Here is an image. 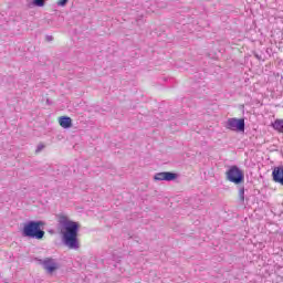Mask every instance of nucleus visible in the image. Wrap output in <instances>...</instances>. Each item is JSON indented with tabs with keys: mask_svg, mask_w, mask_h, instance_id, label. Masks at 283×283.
Wrapping results in <instances>:
<instances>
[{
	"mask_svg": "<svg viewBox=\"0 0 283 283\" xmlns=\"http://www.w3.org/2000/svg\"><path fill=\"white\" fill-rule=\"evenodd\" d=\"M57 221L60 224V233L66 247H69V249H78V223L70 220V218L63 213L57 214Z\"/></svg>",
	"mask_w": 283,
	"mask_h": 283,
	"instance_id": "1",
	"label": "nucleus"
},
{
	"mask_svg": "<svg viewBox=\"0 0 283 283\" xmlns=\"http://www.w3.org/2000/svg\"><path fill=\"white\" fill-rule=\"evenodd\" d=\"M43 222L41 221H31L27 223L22 230V233L25 238H36V240H41L45 232L41 230Z\"/></svg>",
	"mask_w": 283,
	"mask_h": 283,
	"instance_id": "2",
	"label": "nucleus"
},
{
	"mask_svg": "<svg viewBox=\"0 0 283 283\" xmlns=\"http://www.w3.org/2000/svg\"><path fill=\"white\" fill-rule=\"evenodd\" d=\"M227 180L233 182V185H242L244 182V171L239 169L238 166H231L228 171H226Z\"/></svg>",
	"mask_w": 283,
	"mask_h": 283,
	"instance_id": "3",
	"label": "nucleus"
},
{
	"mask_svg": "<svg viewBox=\"0 0 283 283\" xmlns=\"http://www.w3.org/2000/svg\"><path fill=\"white\" fill-rule=\"evenodd\" d=\"M227 129H231V132H244V118H229Z\"/></svg>",
	"mask_w": 283,
	"mask_h": 283,
	"instance_id": "4",
	"label": "nucleus"
},
{
	"mask_svg": "<svg viewBox=\"0 0 283 283\" xmlns=\"http://www.w3.org/2000/svg\"><path fill=\"white\" fill-rule=\"evenodd\" d=\"M274 182L283 186V167H275L272 171Z\"/></svg>",
	"mask_w": 283,
	"mask_h": 283,
	"instance_id": "5",
	"label": "nucleus"
},
{
	"mask_svg": "<svg viewBox=\"0 0 283 283\" xmlns=\"http://www.w3.org/2000/svg\"><path fill=\"white\" fill-rule=\"evenodd\" d=\"M43 266H44L45 271H48L49 273H54V271H56V269H59V265L56 264V262H54L53 259H45L43 261Z\"/></svg>",
	"mask_w": 283,
	"mask_h": 283,
	"instance_id": "6",
	"label": "nucleus"
},
{
	"mask_svg": "<svg viewBox=\"0 0 283 283\" xmlns=\"http://www.w3.org/2000/svg\"><path fill=\"white\" fill-rule=\"evenodd\" d=\"M59 125L63 127V129H70L72 127V118L69 116L59 117Z\"/></svg>",
	"mask_w": 283,
	"mask_h": 283,
	"instance_id": "7",
	"label": "nucleus"
},
{
	"mask_svg": "<svg viewBox=\"0 0 283 283\" xmlns=\"http://www.w3.org/2000/svg\"><path fill=\"white\" fill-rule=\"evenodd\" d=\"M272 127L279 134H283V119H275L274 123H272Z\"/></svg>",
	"mask_w": 283,
	"mask_h": 283,
	"instance_id": "8",
	"label": "nucleus"
},
{
	"mask_svg": "<svg viewBox=\"0 0 283 283\" xmlns=\"http://www.w3.org/2000/svg\"><path fill=\"white\" fill-rule=\"evenodd\" d=\"M164 178L167 182H169L171 180H176V178H178V175L174 172H164Z\"/></svg>",
	"mask_w": 283,
	"mask_h": 283,
	"instance_id": "9",
	"label": "nucleus"
},
{
	"mask_svg": "<svg viewBox=\"0 0 283 283\" xmlns=\"http://www.w3.org/2000/svg\"><path fill=\"white\" fill-rule=\"evenodd\" d=\"M33 3L39 8H43V6H45V0H33Z\"/></svg>",
	"mask_w": 283,
	"mask_h": 283,
	"instance_id": "10",
	"label": "nucleus"
},
{
	"mask_svg": "<svg viewBox=\"0 0 283 283\" xmlns=\"http://www.w3.org/2000/svg\"><path fill=\"white\" fill-rule=\"evenodd\" d=\"M155 180H165V172H158L154 177Z\"/></svg>",
	"mask_w": 283,
	"mask_h": 283,
	"instance_id": "11",
	"label": "nucleus"
},
{
	"mask_svg": "<svg viewBox=\"0 0 283 283\" xmlns=\"http://www.w3.org/2000/svg\"><path fill=\"white\" fill-rule=\"evenodd\" d=\"M239 200L240 202H244V188L239 190Z\"/></svg>",
	"mask_w": 283,
	"mask_h": 283,
	"instance_id": "12",
	"label": "nucleus"
},
{
	"mask_svg": "<svg viewBox=\"0 0 283 283\" xmlns=\"http://www.w3.org/2000/svg\"><path fill=\"white\" fill-rule=\"evenodd\" d=\"M70 0H59L57 1V6H60V7H64V6H66L67 4V2H69Z\"/></svg>",
	"mask_w": 283,
	"mask_h": 283,
	"instance_id": "13",
	"label": "nucleus"
},
{
	"mask_svg": "<svg viewBox=\"0 0 283 283\" xmlns=\"http://www.w3.org/2000/svg\"><path fill=\"white\" fill-rule=\"evenodd\" d=\"M39 149H43V145L39 147Z\"/></svg>",
	"mask_w": 283,
	"mask_h": 283,
	"instance_id": "14",
	"label": "nucleus"
}]
</instances>
